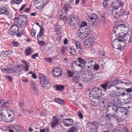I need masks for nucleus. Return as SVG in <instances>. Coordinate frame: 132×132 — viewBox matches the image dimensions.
I'll list each match as a JSON object with an SVG mask.
<instances>
[{"instance_id":"33","label":"nucleus","mask_w":132,"mask_h":132,"mask_svg":"<svg viewBox=\"0 0 132 132\" xmlns=\"http://www.w3.org/2000/svg\"><path fill=\"white\" fill-rule=\"evenodd\" d=\"M22 63L25 64V70L26 71H27L29 70V68L30 67L29 64L28 63L26 62L25 60L22 61Z\"/></svg>"},{"instance_id":"14","label":"nucleus","mask_w":132,"mask_h":132,"mask_svg":"<svg viewBox=\"0 0 132 132\" xmlns=\"http://www.w3.org/2000/svg\"><path fill=\"white\" fill-rule=\"evenodd\" d=\"M93 76V73L91 71H89L86 73L85 76H84L83 81L85 82H88L89 81L92 79Z\"/></svg>"},{"instance_id":"49","label":"nucleus","mask_w":132,"mask_h":132,"mask_svg":"<svg viewBox=\"0 0 132 132\" xmlns=\"http://www.w3.org/2000/svg\"><path fill=\"white\" fill-rule=\"evenodd\" d=\"M40 39H38L39 44L40 46H43L45 45V43L43 40L40 41Z\"/></svg>"},{"instance_id":"20","label":"nucleus","mask_w":132,"mask_h":132,"mask_svg":"<svg viewBox=\"0 0 132 132\" xmlns=\"http://www.w3.org/2000/svg\"><path fill=\"white\" fill-rule=\"evenodd\" d=\"M73 122V121L72 119H67L64 120L63 123L65 126L68 127L72 125Z\"/></svg>"},{"instance_id":"42","label":"nucleus","mask_w":132,"mask_h":132,"mask_svg":"<svg viewBox=\"0 0 132 132\" xmlns=\"http://www.w3.org/2000/svg\"><path fill=\"white\" fill-rule=\"evenodd\" d=\"M11 101H7L5 102L2 105V106L3 107H6L8 106L10 104V102H11Z\"/></svg>"},{"instance_id":"1","label":"nucleus","mask_w":132,"mask_h":132,"mask_svg":"<svg viewBox=\"0 0 132 132\" xmlns=\"http://www.w3.org/2000/svg\"><path fill=\"white\" fill-rule=\"evenodd\" d=\"M109 109L110 111L113 113V114H112L111 113L109 114L110 118L111 117H113L117 119L118 118V117H122L127 115L126 110L124 108L119 107L117 108H115L114 107H110Z\"/></svg>"},{"instance_id":"2","label":"nucleus","mask_w":132,"mask_h":132,"mask_svg":"<svg viewBox=\"0 0 132 132\" xmlns=\"http://www.w3.org/2000/svg\"><path fill=\"white\" fill-rule=\"evenodd\" d=\"M123 42L124 44L132 42V38H130L129 35H127L124 38H118L114 39L112 42V45L115 49L122 50V47L119 43V42Z\"/></svg>"},{"instance_id":"18","label":"nucleus","mask_w":132,"mask_h":132,"mask_svg":"<svg viewBox=\"0 0 132 132\" xmlns=\"http://www.w3.org/2000/svg\"><path fill=\"white\" fill-rule=\"evenodd\" d=\"M66 3L65 4L64 7H63V9L65 12L68 11L69 9L71 8L70 4L72 3L73 0H66Z\"/></svg>"},{"instance_id":"40","label":"nucleus","mask_w":132,"mask_h":132,"mask_svg":"<svg viewBox=\"0 0 132 132\" xmlns=\"http://www.w3.org/2000/svg\"><path fill=\"white\" fill-rule=\"evenodd\" d=\"M118 93L116 94V93L113 92V91L111 92L110 94H109L110 96L112 97H115L116 96H118L119 95Z\"/></svg>"},{"instance_id":"22","label":"nucleus","mask_w":132,"mask_h":132,"mask_svg":"<svg viewBox=\"0 0 132 132\" xmlns=\"http://www.w3.org/2000/svg\"><path fill=\"white\" fill-rule=\"evenodd\" d=\"M79 31H81L82 33H83L86 37L88 36L90 33L89 29L86 27L80 28Z\"/></svg>"},{"instance_id":"7","label":"nucleus","mask_w":132,"mask_h":132,"mask_svg":"<svg viewBox=\"0 0 132 132\" xmlns=\"http://www.w3.org/2000/svg\"><path fill=\"white\" fill-rule=\"evenodd\" d=\"M96 37L92 36L85 40L84 45L86 48L89 47L93 44L96 42Z\"/></svg>"},{"instance_id":"48","label":"nucleus","mask_w":132,"mask_h":132,"mask_svg":"<svg viewBox=\"0 0 132 132\" xmlns=\"http://www.w3.org/2000/svg\"><path fill=\"white\" fill-rule=\"evenodd\" d=\"M112 13L115 18H117L118 17V15L117 14V13L115 10L112 11Z\"/></svg>"},{"instance_id":"58","label":"nucleus","mask_w":132,"mask_h":132,"mask_svg":"<svg viewBox=\"0 0 132 132\" xmlns=\"http://www.w3.org/2000/svg\"><path fill=\"white\" fill-rule=\"evenodd\" d=\"M38 53L32 55L31 56V58H32L35 59H36V57H38Z\"/></svg>"},{"instance_id":"21","label":"nucleus","mask_w":132,"mask_h":132,"mask_svg":"<svg viewBox=\"0 0 132 132\" xmlns=\"http://www.w3.org/2000/svg\"><path fill=\"white\" fill-rule=\"evenodd\" d=\"M78 61L80 64H79L77 63V61H76L75 63L76 66L80 67L81 68H82L83 66L81 65V64H85L86 63V62L82 58L80 57H78Z\"/></svg>"},{"instance_id":"4","label":"nucleus","mask_w":132,"mask_h":132,"mask_svg":"<svg viewBox=\"0 0 132 132\" xmlns=\"http://www.w3.org/2000/svg\"><path fill=\"white\" fill-rule=\"evenodd\" d=\"M119 22L117 21L115 24L113 30V33L116 34L117 37L119 38H125L127 35H129V34H126L121 31V24H119Z\"/></svg>"},{"instance_id":"54","label":"nucleus","mask_w":132,"mask_h":132,"mask_svg":"<svg viewBox=\"0 0 132 132\" xmlns=\"http://www.w3.org/2000/svg\"><path fill=\"white\" fill-rule=\"evenodd\" d=\"M65 48H64V47H62L61 48V51H60V52L63 55L64 54V53L65 52Z\"/></svg>"},{"instance_id":"44","label":"nucleus","mask_w":132,"mask_h":132,"mask_svg":"<svg viewBox=\"0 0 132 132\" xmlns=\"http://www.w3.org/2000/svg\"><path fill=\"white\" fill-rule=\"evenodd\" d=\"M55 100L56 102L59 104H63L64 103L63 101L60 98H56L55 99Z\"/></svg>"},{"instance_id":"28","label":"nucleus","mask_w":132,"mask_h":132,"mask_svg":"<svg viewBox=\"0 0 132 132\" xmlns=\"http://www.w3.org/2000/svg\"><path fill=\"white\" fill-rule=\"evenodd\" d=\"M44 34V29L43 28H41L38 34L37 38V39H40V38Z\"/></svg>"},{"instance_id":"23","label":"nucleus","mask_w":132,"mask_h":132,"mask_svg":"<svg viewBox=\"0 0 132 132\" xmlns=\"http://www.w3.org/2000/svg\"><path fill=\"white\" fill-rule=\"evenodd\" d=\"M55 117V116L53 117L52 121L51 124V126L53 127H54L59 123L58 119L56 117L54 119V118Z\"/></svg>"},{"instance_id":"64","label":"nucleus","mask_w":132,"mask_h":132,"mask_svg":"<svg viewBox=\"0 0 132 132\" xmlns=\"http://www.w3.org/2000/svg\"><path fill=\"white\" fill-rule=\"evenodd\" d=\"M126 90L127 92L130 93L132 92V88H127L126 89Z\"/></svg>"},{"instance_id":"8","label":"nucleus","mask_w":132,"mask_h":132,"mask_svg":"<svg viewBox=\"0 0 132 132\" xmlns=\"http://www.w3.org/2000/svg\"><path fill=\"white\" fill-rule=\"evenodd\" d=\"M87 129L89 132H96L98 128L97 125L92 122H89L86 125Z\"/></svg>"},{"instance_id":"59","label":"nucleus","mask_w":132,"mask_h":132,"mask_svg":"<svg viewBox=\"0 0 132 132\" xmlns=\"http://www.w3.org/2000/svg\"><path fill=\"white\" fill-rule=\"evenodd\" d=\"M48 130V128H44L40 129L39 132H46Z\"/></svg>"},{"instance_id":"41","label":"nucleus","mask_w":132,"mask_h":132,"mask_svg":"<svg viewBox=\"0 0 132 132\" xmlns=\"http://www.w3.org/2000/svg\"><path fill=\"white\" fill-rule=\"evenodd\" d=\"M67 74L68 77H71L74 75V72H72L69 70H68Z\"/></svg>"},{"instance_id":"12","label":"nucleus","mask_w":132,"mask_h":132,"mask_svg":"<svg viewBox=\"0 0 132 132\" xmlns=\"http://www.w3.org/2000/svg\"><path fill=\"white\" fill-rule=\"evenodd\" d=\"M44 0H35V2L36 3L35 4L36 9L43 8L45 3Z\"/></svg>"},{"instance_id":"9","label":"nucleus","mask_w":132,"mask_h":132,"mask_svg":"<svg viewBox=\"0 0 132 132\" xmlns=\"http://www.w3.org/2000/svg\"><path fill=\"white\" fill-rule=\"evenodd\" d=\"M110 119V117L109 114L102 115L99 119V123L102 125H105L107 123L108 120Z\"/></svg>"},{"instance_id":"10","label":"nucleus","mask_w":132,"mask_h":132,"mask_svg":"<svg viewBox=\"0 0 132 132\" xmlns=\"http://www.w3.org/2000/svg\"><path fill=\"white\" fill-rule=\"evenodd\" d=\"M80 22V19L78 16L74 15L72 16L70 21L69 25L71 27L75 24H78Z\"/></svg>"},{"instance_id":"60","label":"nucleus","mask_w":132,"mask_h":132,"mask_svg":"<svg viewBox=\"0 0 132 132\" xmlns=\"http://www.w3.org/2000/svg\"><path fill=\"white\" fill-rule=\"evenodd\" d=\"M76 53V52L74 49L71 48V54L72 55H75Z\"/></svg>"},{"instance_id":"17","label":"nucleus","mask_w":132,"mask_h":132,"mask_svg":"<svg viewBox=\"0 0 132 132\" xmlns=\"http://www.w3.org/2000/svg\"><path fill=\"white\" fill-rule=\"evenodd\" d=\"M53 74L54 77H58L62 74V71L60 68H56L53 71Z\"/></svg>"},{"instance_id":"36","label":"nucleus","mask_w":132,"mask_h":132,"mask_svg":"<svg viewBox=\"0 0 132 132\" xmlns=\"http://www.w3.org/2000/svg\"><path fill=\"white\" fill-rule=\"evenodd\" d=\"M23 112L24 113H25V114L26 116H28L30 113H32L33 111L31 110H22Z\"/></svg>"},{"instance_id":"29","label":"nucleus","mask_w":132,"mask_h":132,"mask_svg":"<svg viewBox=\"0 0 132 132\" xmlns=\"http://www.w3.org/2000/svg\"><path fill=\"white\" fill-rule=\"evenodd\" d=\"M73 43L75 45L77 49H81V45L80 42L77 40L73 41Z\"/></svg>"},{"instance_id":"55","label":"nucleus","mask_w":132,"mask_h":132,"mask_svg":"<svg viewBox=\"0 0 132 132\" xmlns=\"http://www.w3.org/2000/svg\"><path fill=\"white\" fill-rule=\"evenodd\" d=\"M6 78L7 79L10 81H11L12 80V77H11L9 75H7L6 76Z\"/></svg>"},{"instance_id":"56","label":"nucleus","mask_w":132,"mask_h":132,"mask_svg":"<svg viewBox=\"0 0 132 132\" xmlns=\"http://www.w3.org/2000/svg\"><path fill=\"white\" fill-rule=\"evenodd\" d=\"M36 33L35 31L33 29H32L31 32V35L32 36H35Z\"/></svg>"},{"instance_id":"46","label":"nucleus","mask_w":132,"mask_h":132,"mask_svg":"<svg viewBox=\"0 0 132 132\" xmlns=\"http://www.w3.org/2000/svg\"><path fill=\"white\" fill-rule=\"evenodd\" d=\"M55 31L57 33V35H60L61 34V31L60 28L59 27H57L55 28Z\"/></svg>"},{"instance_id":"25","label":"nucleus","mask_w":132,"mask_h":132,"mask_svg":"<svg viewBox=\"0 0 132 132\" xmlns=\"http://www.w3.org/2000/svg\"><path fill=\"white\" fill-rule=\"evenodd\" d=\"M30 83L31 85L33 88V90L36 92L38 91L37 86L35 84V82L32 80L30 81Z\"/></svg>"},{"instance_id":"32","label":"nucleus","mask_w":132,"mask_h":132,"mask_svg":"<svg viewBox=\"0 0 132 132\" xmlns=\"http://www.w3.org/2000/svg\"><path fill=\"white\" fill-rule=\"evenodd\" d=\"M32 50L31 48L29 47L26 49L25 51V53L26 55L29 56L32 53Z\"/></svg>"},{"instance_id":"47","label":"nucleus","mask_w":132,"mask_h":132,"mask_svg":"<svg viewBox=\"0 0 132 132\" xmlns=\"http://www.w3.org/2000/svg\"><path fill=\"white\" fill-rule=\"evenodd\" d=\"M8 51H4L2 52L1 54V56L3 57H5L9 54Z\"/></svg>"},{"instance_id":"39","label":"nucleus","mask_w":132,"mask_h":132,"mask_svg":"<svg viewBox=\"0 0 132 132\" xmlns=\"http://www.w3.org/2000/svg\"><path fill=\"white\" fill-rule=\"evenodd\" d=\"M108 85V82H106L101 85L100 86L104 89V90H106L107 88V86Z\"/></svg>"},{"instance_id":"35","label":"nucleus","mask_w":132,"mask_h":132,"mask_svg":"<svg viewBox=\"0 0 132 132\" xmlns=\"http://www.w3.org/2000/svg\"><path fill=\"white\" fill-rule=\"evenodd\" d=\"M25 67L22 64H20L17 66V71L19 72H21L22 70L25 69Z\"/></svg>"},{"instance_id":"45","label":"nucleus","mask_w":132,"mask_h":132,"mask_svg":"<svg viewBox=\"0 0 132 132\" xmlns=\"http://www.w3.org/2000/svg\"><path fill=\"white\" fill-rule=\"evenodd\" d=\"M14 128L15 130L18 132L21 130V128L19 125H17L14 126Z\"/></svg>"},{"instance_id":"50","label":"nucleus","mask_w":132,"mask_h":132,"mask_svg":"<svg viewBox=\"0 0 132 132\" xmlns=\"http://www.w3.org/2000/svg\"><path fill=\"white\" fill-rule=\"evenodd\" d=\"M62 15H61L59 17V18L61 19H63V20L64 21H67V16H64L62 18L61 17V16H62Z\"/></svg>"},{"instance_id":"27","label":"nucleus","mask_w":132,"mask_h":132,"mask_svg":"<svg viewBox=\"0 0 132 132\" xmlns=\"http://www.w3.org/2000/svg\"><path fill=\"white\" fill-rule=\"evenodd\" d=\"M121 31L123 32V33H125L126 34H128L126 32H127L129 30L128 27L125 26L124 24H121Z\"/></svg>"},{"instance_id":"5","label":"nucleus","mask_w":132,"mask_h":132,"mask_svg":"<svg viewBox=\"0 0 132 132\" xmlns=\"http://www.w3.org/2000/svg\"><path fill=\"white\" fill-rule=\"evenodd\" d=\"M27 16L21 15L19 17L15 18L13 19L14 23H16L19 27L22 28L26 26Z\"/></svg>"},{"instance_id":"53","label":"nucleus","mask_w":132,"mask_h":132,"mask_svg":"<svg viewBox=\"0 0 132 132\" xmlns=\"http://www.w3.org/2000/svg\"><path fill=\"white\" fill-rule=\"evenodd\" d=\"M93 68L95 70H97L99 69V65L98 64H95L94 65Z\"/></svg>"},{"instance_id":"24","label":"nucleus","mask_w":132,"mask_h":132,"mask_svg":"<svg viewBox=\"0 0 132 132\" xmlns=\"http://www.w3.org/2000/svg\"><path fill=\"white\" fill-rule=\"evenodd\" d=\"M2 71L5 73H13L15 72L13 68H11L9 69L4 68L2 69Z\"/></svg>"},{"instance_id":"11","label":"nucleus","mask_w":132,"mask_h":132,"mask_svg":"<svg viewBox=\"0 0 132 132\" xmlns=\"http://www.w3.org/2000/svg\"><path fill=\"white\" fill-rule=\"evenodd\" d=\"M17 25L16 23H14V24L12 26L9 32L10 35H14L15 33L19 30Z\"/></svg>"},{"instance_id":"43","label":"nucleus","mask_w":132,"mask_h":132,"mask_svg":"<svg viewBox=\"0 0 132 132\" xmlns=\"http://www.w3.org/2000/svg\"><path fill=\"white\" fill-rule=\"evenodd\" d=\"M39 78L40 80V82L42 81L45 78H46V77H45L43 74L40 73L39 74Z\"/></svg>"},{"instance_id":"57","label":"nucleus","mask_w":132,"mask_h":132,"mask_svg":"<svg viewBox=\"0 0 132 132\" xmlns=\"http://www.w3.org/2000/svg\"><path fill=\"white\" fill-rule=\"evenodd\" d=\"M88 22H89V24L93 25L96 23V20H94V21L92 20V21H91V20H88Z\"/></svg>"},{"instance_id":"30","label":"nucleus","mask_w":132,"mask_h":132,"mask_svg":"<svg viewBox=\"0 0 132 132\" xmlns=\"http://www.w3.org/2000/svg\"><path fill=\"white\" fill-rule=\"evenodd\" d=\"M97 18V16L96 14L94 13H92L91 14V16L89 17V20H96Z\"/></svg>"},{"instance_id":"62","label":"nucleus","mask_w":132,"mask_h":132,"mask_svg":"<svg viewBox=\"0 0 132 132\" xmlns=\"http://www.w3.org/2000/svg\"><path fill=\"white\" fill-rule=\"evenodd\" d=\"M46 111L45 110H43L41 112L40 114L42 116H44L45 115Z\"/></svg>"},{"instance_id":"6","label":"nucleus","mask_w":132,"mask_h":132,"mask_svg":"<svg viewBox=\"0 0 132 132\" xmlns=\"http://www.w3.org/2000/svg\"><path fill=\"white\" fill-rule=\"evenodd\" d=\"M101 89L96 88L93 89L90 92V95L93 96V98L96 99L97 101L99 102L100 103L104 104V102L102 101L100 102V99L99 98V95L102 94Z\"/></svg>"},{"instance_id":"34","label":"nucleus","mask_w":132,"mask_h":132,"mask_svg":"<svg viewBox=\"0 0 132 132\" xmlns=\"http://www.w3.org/2000/svg\"><path fill=\"white\" fill-rule=\"evenodd\" d=\"M22 1V0H12L11 1V3L12 5L13 4H19Z\"/></svg>"},{"instance_id":"51","label":"nucleus","mask_w":132,"mask_h":132,"mask_svg":"<svg viewBox=\"0 0 132 132\" xmlns=\"http://www.w3.org/2000/svg\"><path fill=\"white\" fill-rule=\"evenodd\" d=\"M87 25L86 23L85 22H84L81 23L80 25V28L81 27H85L84 26H86Z\"/></svg>"},{"instance_id":"63","label":"nucleus","mask_w":132,"mask_h":132,"mask_svg":"<svg viewBox=\"0 0 132 132\" xmlns=\"http://www.w3.org/2000/svg\"><path fill=\"white\" fill-rule=\"evenodd\" d=\"M79 49V50H78V52L79 53V54H82L83 52V51H82V47H81V49Z\"/></svg>"},{"instance_id":"37","label":"nucleus","mask_w":132,"mask_h":132,"mask_svg":"<svg viewBox=\"0 0 132 132\" xmlns=\"http://www.w3.org/2000/svg\"><path fill=\"white\" fill-rule=\"evenodd\" d=\"M77 128L75 126H73L70 128L69 130L67 132H77Z\"/></svg>"},{"instance_id":"26","label":"nucleus","mask_w":132,"mask_h":132,"mask_svg":"<svg viewBox=\"0 0 132 132\" xmlns=\"http://www.w3.org/2000/svg\"><path fill=\"white\" fill-rule=\"evenodd\" d=\"M0 13L8 15L9 14V12L6 7H3L0 9Z\"/></svg>"},{"instance_id":"15","label":"nucleus","mask_w":132,"mask_h":132,"mask_svg":"<svg viewBox=\"0 0 132 132\" xmlns=\"http://www.w3.org/2000/svg\"><path fill=\"white\" fill-rule=\"evenodd\" d=\"M123 4L121 0H116L114 2L112 3V6L116 10L118 9L120 6H122Z\"/></svg>"},{"instance_id":"16","label":"nucleus","mask_w":132,"mask_h":132,"mask_svg":"<svg viewBox=\"0 0 132 132\" xmlns=\"http://www.w3.org/2000/svg\"><path fill=\"white\" fill-rule=\"evenodd\" d=\"M40 84H43L44 86L47 89H49L51 87V85L49 79L47 77L45 78V79L42 81L40 82Z\"/></svg>"},{"instance_id":"13","label":"nucleus","mask_w":132,"mask_h":132,"mask_svg":"<svg viewBox=\"0 0 132 132\" xmlns=\"http://www.w3.org/2000/svg\"><path fill=\"white\" fill-rule=\"evenodd\" d=\"M130 82V81L128 80H127L126 81H123L120 80H116L113 81L111 84L109 85V88H110L111 87L115 85L119 84H124L125 85H126L129 84Z\"/></svg>"},{"instance_id":"19","label":"nucleus","mask_w":132,"mask_h":132,"mask_svg":"<svg viewBox=\"0 0 132 132\" xmlns=\"http://www.w3.org/2000/svg\"><path fill=\"white\" fill-rule=\"evenodd\" d=\"M125 92H123L118 95L117 102L118 104L121 105L123 103L124 99H123L122 97L125 95Z\"/></svg>"},{"instance_id":"61","label":"nucleus","mask_w":132,"mask_h":132,"mask_svg":"<svg viewBox=\"0 0 132 132\" xmlns=\"http://www.w3.org/2000/svg\"><path fill=\"white\" fill-rule=\"evenodd\" d=\"M26 4H23L21 8L19 9V11H21L26 6Z\"/></svg>"},{"instance_id":"38","label":"nucleus","mask_w":132,"mask_h":132,"mask_svg":"<svg viewBox=\"0 0 132 132\" xmlns=\"http://www.w3.org/2000/svg\"><path fill=\"white\" fill-rule=\"evenodd\" d=\"M56 87V89L57 90H59L60 91H62L63 90L64 87L62 85H57L55 86Z\"/></svg>"},{"instance_id":"52","label":"nucleus","mask_w":132,"mask_h":132,"mask_svg":"<svg viewBox=\"0 0 132 132\" xmlns=\"http://www.w3.org/2000/svg\"><path fill=\"white\" fill-rule=\"evenodd\" d=\"M108 1L107 0H105L103 2V5L104 7L106 8L108 6Z\"/></svg>"},{"instance_id":"3","label":"nucleus","mask_w":132,"mask_h":132,"mask_svg":"<svg viewBox=\"0 0 132 132\" xmlns=\"http://www.w3.org/2000/svg\"><path fill=\"white\" fill-rule=\"evenodd\" d=\"M14 118L13 111L9 112L5 109L0 111V119L4 122H9L13 121Z\"/></svg>"},{"instance_id":"31","label":"nucleus","mask_w":132,"mask_h":132,"mask_svg":"<svg viewBox=\"0 0 132 132\" xmlns=\"http://www.w3.org/2000/svg\"><path fill=\"white\" fill-rule=\"evenodd\" d=\"M80 32L78 33L77 36L80 39H84L86 37L85 34L83 33H82L81 31H79Z\"/></svg>"}]
</instances>
